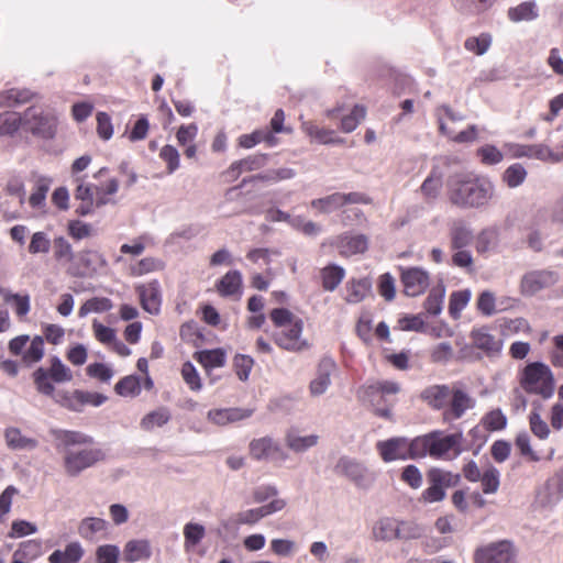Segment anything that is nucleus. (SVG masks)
Returning a JSON list of instances; mask_svg holds the SVG:
<instances>
[{
    "label": "nucleus",
    "mask_w": 563,
    "mask_h": 563,
    "mask_svg": "<svg viewBox=\"0 0 563 563\" xmlns=\"http://www.w3.org/2000/svg\"><path fill=\"white\" fill-rule=\"evenodd\" d=\"M482 423L486 430L498 431L506 427L507 418L500 409H495L483 417Z\"/></svg>",
    "instance_id": "13d9d810"
},
{
    "label": "nucleus",
    "mask_w": 563,
    "mask_h": 563,
    "mask_svg": "<svg viewBox=\"0 0 563 563\" xmlns=\"http://www.w3.org/2000/svg\"><path fill=\"white\" fill-rule=\"evenodd\" d=\"M526 178H527V170L519 163H515V164L508 166L501 177L503 181L509 188L519 187L520 185H522L525 183Z\"/></svg>",
    "instance_id": "8fccbe9b"
},
{
    "label": "nucleus",
    "mask_w": 563,
    "mask_h": 563,
    "mask_svg": "<svg viewBox=\"0 0 563 563\" xmlns=\"http://www.w3.org/2000/svg\"><path fill=\"white\" fill-rule=\"evenodd\" d=\"M269 318L275 324L276 328H287L292 324L295 321L300 320V318L296 317L291 311L286 308H275L271 311Z\"/></svg>",
    "instance_id": "e2e57ef3"
},
{
    "label": "nucleus",
    "mask_w": 563,
    "mask_h": 563,
    "mask_svg": "<svg viewBox=\"0 0 563 563\" xmlns=\"http://www.w3.org/2000/svg\"><path fill=\"white\" fill-rule=\"evenodd\" d=\"M334 472L364 490L372 488L377 477L363 462L346 455L338 460Z\"/></svg>",
    "instance_id": "0eeeda50"
},
{
    "label": "nucleus",
    "mask_w": 563,
    "mask_h": 563,
    "mask_svg": "<svg viewBox=\"0 0 563 563\" xmlns=\"http://www.w3.org/2000/svg\"><path fill=\"white\" fill-rule=\"evenodd\" d=\"M445 297V287L442 283L431 288L423 306L430 316H438L442 311L443 300Z\"/></svg>",
    "instance_id": "ea45409f"
},
{
    "label": "nucleus",
    "mask_w": 563,
    "mask_h": 563,
    "mask_svg": "<svg viewBox=\"0 0 563 563\" xmlns=\"http://www.w3.org/2000/svg\"><path fill=\"white\" fill-rule=\"evenodd\" d=\"M141 380L135 375H129L120 379L115 385V391L124 397H135L141 393Z\"/></svg>",
    "instance_id": "864d4df0"
},
{
    "label": "nucleus",
    "mask_w": 563,
    "mask_h": 563,
    "mask_svg": "<svg viewBox=\"0 0 563 563\" xmlns=\"http://www.w3.org/2000/svg\"><path fill=\"white\" fill-rule=\"evenodd\" d=\"M541 402L539 400H534L532 402V410L529 415V426L531 432L538 437L540 440H545L550 435V428L545 420L542 419L540 415Z\"/></svg>",
    "instance_id": "2f4dec72"
},
{
    "label": "nucleus",
    "mask_w": 563,
    "mask_h": 563,
    "mask_svg": "<svg viewBox=\"0 0 563 563\" xmlns=\"http://www.w3.org/2000/svg\"><path fill=\"white\" fill-rule=\"evenodd\" d=\"M366 110L363 106L355 104L350 114L343 115L341 119L340 129L344 133L353 132L358 124L365 119Z\"/></svg>",
    "instance_id": "3c124183"
},
{
    "label": "nucleus",
    "mask_w": 563,
    "mask_h": 563,
    "mask_svg": "<svg viewBox=\"0 0 563 563\" xmlns=\"http://www.w3.org/2000/svg\"><path fill=\"white\" fill-rule=\"evenodd\" d=\"M471 299L470 290L454 291L450 297L449 312L456 319L460 317L461 311L466 307Z\"/></svg>",
    "instance_id": "4d7b16f0"
},
{
    "label": "nucleus",
    "mask_w": 563,
    "mask_h": 563,
    "mask_svg": "<svg viewBox=\"0 0 563 563\" xmlns=\"http://www.w3.org/2000/svg\"><path fill=\"white\" fill-rule=\"evenodd\" d=\"M476 563H518L517 551L508 540L489 543L475 552Z\"/></svg>",
    "instance_id": "9d476101"
},
{
    "label": "nucleus",
    "mask_w": 563,
    "mask_h": 563,
    "mask_svg": "<svg viewBox=\"0 0 563 563\" xmlns=\"http://www.w3.org/2000/svg\"><path fill=\"white\" fill-rule=\"evenodd\" d=\"M404 292L409 297L422 295L430 285V275L422 267H400Z\"/></svg>",
    "instance_id": "4468645a"
},
{
    "label": "nucleus",
    "mask_w": 563,
    "mask_h": 563,
    "mask_svg": "<svg viewBox=\"0 0 563 563\" xmlns=\"http://www.w3.org/2000/svg\"><path fill=\"white\" fill-rule=\"evenodd\" d=\"M520 155L543 162L559 163L563 159V143L558 146L556 150H552L548 145L543 144L532 145L522 151Z\"/></svg>",
    "instance_id": "393cba45"
},
{
    "label": "nucleus",
    "mask_w": 563,
    "mask_h": 563,
    "mask_svg": "<svg viewBox=\"0 0 563 563\" xmlns=\"http://www.w3.org/2000/svg\"><path fill=\"white\" fill-rule=\"evenodd\" d=\"M33 380L36 390L45 396L51 397L56 402V396L59 390H56L53 382L60 384L67 383L73 379V373L57 356L51 358L49 368L38 367L33 373Z\"/></svg>",
    "instance_id": "39448f33"
},
{
    "label": "nucleus",
    "mask_w": 563,
    "mask_h": 563,
    "mask_svg": "<svg viewBox=\"0 0 563 563\" xmlns=\"http://www.w3.org/2000/svg\"><path fill=\"white\" fill-rule=\"evenodd\" d=\"M106 400L107 397L102 394L81 390H75L74 393L59 390L56 396V404L73 411H80L81 407L87 404L98 407Z\"/></svg>",
    "instance_id": "ddd939ff"
},
{
    "label": "nucleus",
    "mask_w": 563,
    "mask_h": 563,
    "mask_svg": "<svg viewBox=\"0 0 563 563\" xmlns=\"http://www.w3.org/2000/svg\"><path fill=\"white\" fill-rule=\"evenodd\" d=\"M84 549L77 541L68 543L64 550H55L47 559L48 563H78L84 556Z\"/></svg>",
    "instance_id": "a878e982"
},
{
    "label": "nucleus",
    "mask_w": 563,
    "mask_h": 563,
    "mask_svg": "<svg viewBox=\"0 0 563 563\" xmlns=\"http://www.w3.org/2000/svg\"><path fill=\"white\" fill-rule=\"evenodd\" d=\"M373 537L377 541H391L397 539L398 520L393 518H382L373 527Z\"/></svg>",
    "instance_id": "7c9ffc66"
},
{
    "label": "nucleus",
    "mask_w": 563,
    "mask_h": 563,
    "mask_svg": "<svg viewBox=\"0 0 563 563\" xmlns=\"http://www.w3.org/2000/svg\"><path fill=\"white\" fill-rule=\"evenodd\" d=\"M80 258L84 265L93 272L103 269L108 265L106 257L98 251H85Z\"/></svg>",
    "instance_id": "69168bd1"
},
{
    "label": "nucleus",
    "mask_w": 563,
    "mask_h": 563,
    "mask_svg": "<svg viewBox=\"0 0 563 563\" xmlns=\"http://www.w3.org/2000/svg\"><path fill=\"white\" fill-rule=\"evenodd\" d=\"M113 307L112 301L106 297H93L85 301L78 310L79 318H85L91 312H106Z\"/></svg>",
    "instance_id": "37998d69"
},
{
    "label": "nucleus",
    "mask_w": 563,
    "mask_h": 563,
    "mask_svg": "<svg viewBox=\"0 0 563 563\" xmlns=\"http://www.w3.org/2000/svg\"><path fill=\"white\" fill-rule=\"evenodd\" d=\"M451 247L461 250L466 247L473 241L472 230L463 223H455L451 229Z\"/></svg>",
    "instance_id": "79ce46f5"
},
{
    "label": "nucleus",
    "mask_w": 563,
    "mask_h": 563,
    "mask_svg": "<svg viewBox=\"0 0 563 563\" xmlns=\"http://www.w3.org/2000/svg\"><path fill=\"white\" fill-rule=\"evenodd\" d=\"M22 126V117L18 112L0 113V136L12 135Z\"/></svg>",
    "instance_id": "603ef678"
},
{
    "label": "nucleus",
    "mask_w": 563,
    "mask_h": 563,
    "mask_svg": "<svg viewBox=\"0 0 563 563\" xmlns=\"http://www.w3.org/2000/svg\"><path fill=\"white\" fill-rule=\"evenodd\" d=\"M55 449L62 455V466L68 477H77L104 459V452L93 446V439L80 431L54 430Z\"/></svg>",
    "instance_id": "f257e3e1"
},
{
    "label": "nucleus",
    "mask_w": 563,
    "mask_h": 563,
    "mask_svg": "<svg viewBox=\"0 0 563 563\" xmlns=\"http://www.w3.org/2000/svg\"><path fill=\"white\" fill-rule=\"evenodd\" d=\"M159 157L167 164L168 174H173L179 168L180 155L173 145H164L159 152Z\"/></svg>",
    "instance_id": "338daca9"
},
{
    "label": "nucleus",
    "mask_w": 563,
    "mask_h": 563,
    "mask_svg": "<svg viewBox=\"0 0 563 563\" xmlns=\"http://www.w3.org/2000/svg\"><path fill=\"white\" fill-rule=\"evenodd\" d=\"M165 267V264L162 260L157 257H144L130 267L131 275L133 276H142L145 274H150L153 272L162 271Z\"/></svg>",
    "instance_id": "c03bdc74"
},
{
    "label": "nucleus",
    "mask_w": 563,
    "mask_h": 563,
    "mask_svg": "<svg viewBox=\"0 0 563 563\" xmlns=\"http://www.w3.org/2000/svg\"><path fill=\"white\" fill-rule=\"evenodd\" d=\"M250 453L257 461L283 463L288 459V454L282 445L269 437L253 440L250 443Z\"/></svg>",
    "instance_id": "2eb2a0df"
},
{
    "label": "nucleus",
    "mask_w": 563,
    "mask_h": 563,
    "mask_svg": "<svg viewBox=\"0 0 563 563\" xmlns=\"http://www.w3.org/2000/svg\"><path fill=\"white\" fill-rule=\"evenodd\" d=\"M539 15L536 1H525L508 10V18L512 22L532 21Z\"/></svg>",
    "instance_id": "e433bc0d"
},
{
    "label": "nucleus",
    "mask_w": 563,
    "mask_h": 563,
    "mask_svg": "<svg viewBox=\"0 0 563 563\" xmlns=\"http://www.w3.org/2000/svg\"><path fill=\"white\" fill-rule=\"evenodd\" d=\"M245 417H247V415H244L243 411L238 408L213 409L208 412V420L218 426L239 421Z\"/></svg>",
    "instance_id": "58836bf2"
},
{
    "label": "nucleus",
    "mask_w": 563,
    "mask_h": 563,
    "mask_svg": "<svg viewBox=\"0 0 563 563\" xmlns=\"http://www.w3.org/2000/svg\"><path fill=\"white\" fill-rule=\"evenodd\" d=\"M559 280L560 275L555 271H531L522 276L520 289L525 296H533L537 292L555 285Z\"/></svg>",
    "instance_id": "f8f14e48"
},
{
    "label": "nucleus",
    "mask_w": 563,
    "mask_h": 563,
    "mask_svg": "<svg viewBox=\"0 0 563 563\" xmlns=\"http://www.w3.org/2000/svg\"><path fill=\"white\" fill-rule=\"evenodd\" d=\"M218 292L223 297L242 294V275L239 271L228 272L217 284Z\"/></svg>",
    "instance_id": "cd10ccee"
},
{
    "label": "nucleus",
    "mask_w": 563,
    "mask_h": 563,
    "mask_svg": "<svg viewBox=\"0 0 563 563\" xmlns=\"http://www.w3.org/2000/svg\"><path fill=\"white\" fill-rule=\"evenodd\" d=\"M254 360L250 355L236 354L233 358V367L240 380L249 379L253 368Z\"/></svg>",
    "instance_id": "bf43d9fd"
},
{
    "label": "nucleus",
    "mask_w": 563,
    "mask_h": 563,
    "mask_svg": "<svg viewBox=\"0 0 563 563\" xmlns=\"http://www.w3.org/2000/svg\"><path fill=\"white\" fill-rule=\"evenodd\" d=\"M479 481L484 494H495L500 485V473L495 466L488 464L484 468Z\"/></svg>",
    "instance_id": "09e8293b"
},
{
    "label": "nucleus",
    "mask_w": 563,
    "mask_h": 563,
    "mask_svg": "<svg viewBox=\"0 0 563 563\" xmlns=\"http://www.w3.org/2000/svg\"><path fill=\"white\" fill-rule=\"evenodd\" d=\"M266 163V155L264 154H256L247 156L243 159L236 161L231 164L229 168V173H231L233 176L238 177L243 172H252L260 169L263 167Z\"/></svg>",
    "instance_id": "f704fd0d"
},
{
    "label": "nucleus",
    "mask_w": 563,
    "mask_h": 563,
    "mask_svg": "<svg viewBox=\"0 0 563 563\" xmlns=\"http://www.w3.org/2000/svg\"><path fill=\"white\" fill-rule=\"evenodd\" d=\"M303 321H295L287 328L279 329L273 336L274 342L288 352H302L309 349V343L302 338Z\"/></svg>",
    "instance_id": "9b49d317"
},
{
    "label": "nucleus",
    "mask_w": 563,
    "mask_h": 563,
    "mask_svg": "<svg viewBox=\"0 0 563 563\" xmlns=\"http://www.w3.org/2000/svg\"><path fill=\"white\" fill-rule=\"evenodd\" d=\"M169 419V411L166 408H159L144 416L140 426L143 430L151 431L154 428L163 427Z\"/></svg>",
    "instance_id": "de8ad7c7"
},
{
    "label": "nucleus",
    "mask_w": 563,
    "mask_h": 563,
    "mask_svg": "<svg viewBox=\"0 0 563 563\" xmlns=\"http://www.w3.org/2000/svg\"><path fill=\"white\" fill-rule=\"evenodd\" d=\"M107 530V521L101 518L88 517L80 521L78 533L87 540H92L96 536Z\"/></svg>",
    "instance_id": "4c0bfd02"
},
{
    "label": "nucleus",
    "mask_w": 563,
    "mask_h": 563,
    "mask_svg": "<svg viewBox=\"0 0 563 563\" xmlns=\"http://www.w3.org/2000/svg\"><path fill=\"white\" fill-rule=\"evenodd\" d=\"M462 442V432L445 434L438 430L420 435L418 437L420 459L431 456L435 460L452 461L463 452Z\"/></svg>",
    "instance_id": "7ed1b4c3"
},
{
    "label": "nucleus",
    "mask_w": 563,
    "mask_h": 563,
    "mask_svg": "<svg viewBox=\"0 0 563 563\" xmlns=\"http://www.w3.org/2000/svg\"><path fill=\"white\" fill-rule=\"evenodd\" d=\"M563 497V478L553 477L547 482L544 487L539 490L537 501L542 507H552Z\"/></svg>",
    "instance_id": "4be33fe9"
},
{
    "label": "nucleus",
    "mask_w": 563,
    "mask_h": 563,
    "mask_svg": "<svg viewBox=\"0 0 563 563\" xmlns=\"http://www.w3.org/2000/svg\"><path fill=\"white\" fill-rule=\"evenodd\" d=\"M497 241L498 230L496 228H486L476 238V250L478 253H486L497 245Z\"/></svg>",
    "instance_id": "5fc2aeb1"
},
{
    "label": "nucleus",
    "mask_w": 563,
    "mask_h": 563,
    "mask_svg": "<svg viewBox=\"0 0 563 563\" xmlns=\"http://www.w3.org/2000/svg\"><path fill=\"white\" fill-rule=\"evenodd\" d=\"M195 360L200 363L207 373L211 369L222 367L227 362V354L222 349L203 350L195 353Z\"/></svg>",
    "instance_id": "c85d7f7f"
},
{
    "label": "nucleus",
    "mask_w": 563,
    "mask_h": 563,
    "mask_svg": "<svg viewBox=\"0 0 563 563\" xmlns=\"http://www.w3.org/2000/svg\"><path fill=\"white\" fill-rule=\"evenodd\" d=\"M450 396L449 406L443 411L444 421L457 420L475 407V399L461 388H453Z\"/></svg>",
    "instance_id": "f3484780"
},
{
    "label": "nucleus",
    "mask_w": 563,
    "mask_h": 563,
    "mask_svg": "<svg viewBox=\"0 0 563 563\" xmlns=\"http://www.w3.org/2000/svg\"><path fill=\"white\" fill-rule=\"evenodd\" d=\"M286 507V500L275 498L261 507L243 510L236 514L235 522L238 525H254L262 518L271 516L283 510Z\"/></svg>",
    "instance_id": "a211bd4d"
},
{
    "label": "nucleus",
    "mask_w": 563,
    "mask_h": 563,
    "mask_svg": "<svg viewBox=\"0 0 563 563\" xmlns=\"http://www.w3.org/2000/svg\"><path fill=\"white\" fill-rule=\"evenodd\" d=\"M518 380L527 394L539 396L543 400H548L554 395V375L551 368L542 362L527 364L519 371Z\"/></svg>",
    "instance_id": "20e7f679"
},
{
    "label": "nucleus",
    "mask_w": 563,
    "mask_h": 563,
    "mask_svg": "<svg viewBox=\"0 0 563 563\" xmlns=\"http://www.w3.org/2000/svg\"><path fill=\"white\" fill-rule=\"evenodd\" d=\"M336 368L331 357H323L317 365L314 377L309 383V393L312 397H319L327 393L331 385V376Z\"/></svg>",
    "instance_id": "dca6fc26"
},
{
    "label": "nucleus",
    "mask_w": 563,
    "mask_h": 563,
    "mask_svg": "<svg viewBox=\"0 0 563 563\" xmlns=\"http://www.w3.org/2000/svg\"><path fill=\"white\" fill-rule=\"evenodd\" d=\"M152 555V548L147 540H131L129 541L123 551V559L128 563L139 561H147Z\"/></svg>",
    "instance_id": "b1692460"
},
{
    "label": "nucleus",
    "mask_w": 563,
    "mask_h": 563,
    "mask_svg": "<svg viewBox=\"0 0 563 563\" xmlns=\"http://www.w3.org/2000/svg\"><path fill=\"white\" fill-rule=\"evenodd\" d=\"M184 548L186 551L194 550L206 537V528L198 522H187L183 529Z\"/></svg>",
    "instance_id": "72a5a7b5"
},
{
    "label": "nucleus",
    "mask_w": 563,
    "mask_h": 563,
    "mask_svg": "<svg viewBox=\"0 0 563 563\" xmlns=\"http://www.w3.org/2000/svg\"><path fill=\"white\" fill-rule=\"evenodd\" d=\"M449 200L463 209H482L496 197L490 178L474 173H457L448 180Z\"/></svg>",
    "instance_id": "f03ea898"
},
{
    "label": "nucleus",
    "mask_w": 563,
    "mask_h": 563,
    "mask_svg": "<svg viewBox=\"0 0 563 563\" xmlns=\"http://www.w3.org/2000/svg\"><path fill=\"white\" fill-rule=\"evenodd\" d=\"M319 442V435H302L299 430L290 429L285 434V443L289 450L295 453H303L316 446Z\"/></svg>",
    "instance_id": "5701e85b"
},
{
    "label": "nucleus",
    "mask_w": 563,
    "mask_h": 563,
    "mask_svg": "<svg viewBox=\"0 0 563 563\" xmlns=\"http://www.w3.org/2000/svg\"><path fill=\"white\" fill-rule=\"evenodd\" d=\"M44 355V340L42 336H35L30 346L25 350L22 357L24 363L33 364L42 360Z\"/></svg>",
    "instance_id": "052dcab7"
},
{
    "label": "nucleus",
    "mask_w": 563,
    "mask_h": 563,
    "mask_svg": "<svg viewBox=\"0 0 563 563\" xmlns=\"http://www.w3.org/2000/svg\"><path fill=\"white\" fill-rule=\"evenodd\" d=\"M4 437L8 446L13 450H34L38 444L35 439L24 437L18 428H8Z\"/></svg>",
    "instance_id": "c9c22d12"
},
{
    "label": "nucleus",
    "mask_w": 563,
    "mask_h": 563,
    "mask_svg": "<svg viewBox=\"0 0 563 563\" xmlns=\"http://www.w3.org/2000/svg\"><path fill=\"white\" fill-rule=\"evenodd\" d=\"M4 301L13 305L14 311L18 317L26 316L31 308L29 295L22 296L19 294L7 292L4 295Z\"/></svg>",
    "instance_id": "680f3d73"
},
{
    "label": "nucleus",
    "mask_w": 563,
    "mask_h": 563,
    "mask_svg": "<svg viewBox=\"0 0 563 563\" xmlns=\"http://www.w3.org/2000/svg\"><path fill=\"white\" fill-rule=\"evenodd\" d=\"M136 292L140 297L142 308L151 313L158 314L162 305L161 286L157 280L136 286Z\"/></svg>",
    "instance_id": "6ab92c4d"
},
{
    "label": "nucleus",
    "mask_w": 563,
    "mask_h": 563,
    "mask_svg": "<svg viewBox=\"0 0 563 563\" xmlns=\"http://www.w3.org/2000/svg\"><path fill=\"white\" fill-rule=\"evenodd\" d=\"M310 206L320 213H331L343 207L341 192H334L322 198L313 199Z\"/></svg>",
    "instance_id": "a18cd8bd"
},
{
    "label": "nucleus",
    "mask_w": 563,
    "mask_h": 563,
    "mask_svg": "<svg viewBox=\"0 0 563 563\" xmlns=\"http://www.w3.org/2000/svg\"><path fill=\"white\" fill-rule=\"evenodd\" d=\"M22 128L34 135L51 139L56 131L57 119L38 107H30L22 114Z\"/></svg>",
    "instance_id": "6e6552de"
},
{
    "label": "nucleus",
    "mask_w": 563,
    "mask_h": 563,
    "mask_svg": "<svg viewBox=\"0 0 563 563\" xmlns=\"http://www.w3.org/2000/svg\"><path fill=\"white\" fill-rule=\"evenodd\" d=\"M345 272L342 267L331 265L321 272L322 286L328 291H333L343 280Z\"/></svg>",
    "instance_id": "49530a36"
},
{
    "label": "nucleus",
    "mask_w": 563,
    "mask_h": 563,
    "mask_svg": "<svg viewBox=\"0 0 563 563\" xmlns=\"http://www.w3.org/2000/svg\"><path fill=\"white\" fill-rule=\"evenodd\" d=\"M372 283L367 278L352 279L346 284L345 300L349 303L363 301L371 292Z\"/></svg>",
    "instance_id": "c756f323"
},
{
    "label": "nucleus",
    "mask_w": 563,
    "mask_h": 563,
    "mask_svg": "<svg viewBox=\"0 0 563 563\" xmlns=\"http://www.w3.org/2000/svg\"><path fill=\"white\" fill-rule=\"evenodd\" d=\"M441 188L442 173L433 168L420 187L421 194L427 200H434L438 198Z\"/></svg>",
    "instance_id": "a19ab883"
},
{
    "label": "nucleus",
    "mask_w": 563,
    "mask_h": 563,
    "mask_svg": "<svg viewBox=\"0 0 563 563\" xmlns=\"http://www.w3.org/2000/svg\"><path fill=\"white\" fill-rule=\"evenodd\" d=\"M492 44V36L487 33H482L478 36H472L465 40L464 46L468 52L476 55H484Z\"/></svg>",
    "instance_id": "6e6d98bb"
},
{
    "label": "nucleus",
    "mask_w": 563,
    "mask_h": 563,
    "mask_svg": "<svg viewBox=\"0 0 563 563\" xmlns=\"http://www.w3.org/2000/svg\"><path fill=\"white\" fill-rule=\"evenodd\" d=\"M451 395L450 388L444 385H434L423 390L422 398L434 409H442Z\"/></svg>",
    "instance_id": "473e14b6"
},
{
    "label": "nucleus",
    "mask_w": 563,
    "mask_h": 563,
    "mask_svg": "<svg viewBox=\"0 0 563 563\" xmlns=\"http://www.w3.org/2000/svg\"><path fill=\"white\" fill-rule=\"evenodd\" d=\"M440 133L446 136L452 142L463 144V143H473L477 140L479 129L477 125L472 124L468 125L465 130L455 133L452 129H450L443 118L440 117Z\"/></svg>",
    "instance_id": "bb28decb"
},
{
    "label": "nucleus",
    "mask_w": 563,
    "mask_h": 563,
    "mask_svg": "<svg viewBox=\"0 0 563 563\" xmlns=\"http://www.w3.org/2000/svg\"><path fill=\"white\" fill-rule=\"evenodd\" d=\"M336 247L340 254L344 256H352L355 254L364 253L368 247V239L364 234H349L344 233L338 236Z\"/></svg>",
    "instance_id": "aec40b11"
},
{
    "label": "nucleus",
    "mask_w": 563,
    "mask_h": 563,
    "mask_svg": "<svg viewBox=\"0 0 563 563\" xmlns=\"http://www.w3.org/2000/svg\"><path fill=\"white\" fill-rule=\"evenodd\" d=\"M274 136L269 132L254 131L251 134H243L239 137V145L243 148H252L256 144L265 141L272 144Z\"/></svg>",
    "instance_id": "0e129e2a"
},
{
    "label": "nucleus",
    "mask_w": 563,
    "mask_h": 563,
    "mask_svg": "<svg viewBox=\"0 0 563 563\" xmlns=\"http://www.w3.org/2000/svg\"><path fill=\"white\" fill-rule=\"evenodd\" d=\"M120 550L117 545H100L96 551L97 563H118Z\"/></svg>",
    "instance_id": "774afa93"
},
{
    "label": "nucleus",
    "mask_w": 563,
    "mask_h": 563,
    "mask_svg": "<svg viewBox=\"0 0 563 563\" xmlns=\"http://www.w3.org/2000/svg\"><path fill=\"white\" fill-rule=\"evenodd\" d=\"M418 437H394L376 443V450L385 463L394 461L419 460Z\"/></svg>",
    "instance_id": "423d86ee"
},
{
    "label": "nucleus",
    "mask_w": 563,
    "mask_h": 563,
    "mask_svg": "<svg viewBox=\"0 0 563 563\" xmlns=\"http://www.w3.org/2000/svg\"><path fill=\"white\" fill-rule=\"evenodd\" d=\"M471 339L475 347L484 351L487 355H495L501 351L503 342L489 333L487 328L474 329Z\"/></svg>",
    "instance_id": "412c9836"
},
{
    "label": "nucleus",
    "mask_w": 563,
    "mask_h": 563,
    "mask_svg": "<svg viewBox=\"0 0 563 563\" xmlns=\"http://www.w3.org/2000/svg\"><path fill=\"white\" fill-rule=\"evenodd\" d=\"M429 487L423 490L421 498L426 503L441 501L445 497V489L460 482V475L433 468L428 473Z\"/></svg>",
    "instance_id": "1a4fd4ad"
}]
</instances>
